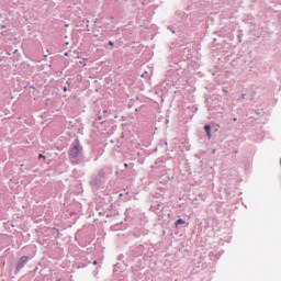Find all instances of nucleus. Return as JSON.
I'll return each instance as SVG.
<instances>
[{
    "label": "nucleus",
    "mask_w": 281,
    "mask_h": 281,
    "mask_svg": "<svg viewBox=\"0 0 281 281\" xmlns=\"http://www.w3.org/2000/svg\"><path fill=\"white\" fill-rule=\"evenodd\" d=\"M94 37H98V35H94Z\"/></svg>",
    "instance_id": "15"
},
{
    "label": "nucleus",
    "mask_w": 281,
    "mask_h": 281,
    "mask_svg": "<svg viewBox=\"0 0 281 281\" xmlns=\"http://www.w3.org/2000/svg\"><path fill=\"white\" fill-rule=\"evenodd\" d=\"M99 120H102V116H100Z\"/></svg>",
    "instance_id": "14"
},
{
    "label": "nucleus",
    "mask_w": 281,
    "mask_h": 281,
    "mask_svg": "<svg viewBox=\"0 0 281 281\" xmlns=\"http://www.w3.org/2000/svg\"><path fill=\"white\" fill-rule=\"evenodd\" d=\"M93 265L97 266V265H98V261H94Z\"/></svg>",
    "instance_id": "11"
},
{
    "label": "nucleus",
    "mask_w": 281,
    "mask_h": 281,
    "mask_svg": "<svg viewBox=\"0 0 281 281\" xmlns=\"http://www.w3.org/2000/svg\"><path fill=\"white\" fill-rule=\"evenodd\" d=\"M80 64H81V65H83V67H85V66H87V64H86V63L80 61Z\"/></svg>",
    "instance_id": "8"
},
{
    "label": "nucleus",
    "mask_w": 281,
    "mask_h": 281,
    "mask_svg": "<svg viewBox=\"0 0 281 281\" xmlns=\"http://www.w3.org/2000/svg\"><path fill=\"white\" fill-rule=\"evenodd\" d=\"M238 119H233V122H237Z\"/></svg>",
    "instance_id": "9"
},
{
    "label": "nucleus",
    "mask_w": 281,
    "mask_h": 281,
    "mask_svg": "<svg viewBox=\"0 0 281 281\" xmlns=\"http://www.w3.org/2000/svg\"><path fill=\"white\" fill-rule=\"evenodd\" d=\"M64 91H67V88H66V87L64 88Z\"/></svg>",
    "instance_id": "13"
},
{
    "label": "nucleus",
    "mask_w": 281,
    "mask_h": 281,
    "mask_svg": "<svg viewBox=\"0 0 281 281\" xmlns=\"http://www.w3.org/2000/svg\"><path fill=\"white\" fill-rule=\"evenodd\" d=\"M128 167V164L127 162H125V168H127Z\"/></svg>",
    "instance_id": "10"
},
{
    "label": "nucleus",
    "mask_w": 281,
    "mask_h": 281,
    "mask_svg": "<svg viewBox=\"0 0 281 281\" xmlns=\"http://www.w3.org/2000/svg\"><path fill=\"white\" fill-rule=\"evenodd\" d=\"M109 44H110L111 46H113V43H112V42H110Z\"/></svg>",
    "instance_id": "12"
},
{
    "label": "nucleus",
    "mask_w": 281,
    "mask_h": 281,
    "mask_svg": "<svg viewBox=\"0 0 281 281\" xmlns=\"http://www.w3.org/2000/svg\"><path fill=\"white\" fill-rule=\"evenodd\" d=\"M186 224L184 220H177L176 226Z\"/></svg>",
    "instance_id": "3"
},
{
    "label": "nucleus",
    "mask_w": 281,
    "mask_h": 281,
    "mask_svg": "<svg viewBox=\"0 0 281 281\" xmlns=\"http://www.w3.org/2000/svg\"><path fill=\"white\" fill-rule=\"evenodd\" d=\"M21 263H24L25 265V262H27V256H23L22 258H21Z\"/></svg>",
    "instance_id": "5"
},
{
    "label": "nucleus",
    "mask_w": 281,
    "mask_h": 281,
    "mask_svg": "<svg viewBox=\"0 0 281 281\" xmlns=\"http://www.w3.org/2000/svg\"><path fill=\"white\" fill-rule=\"evenodd\" d=\"M99 176H100L101 178H104V177H105L104 170H101V171L99 172Z\"/></svg>",
    "instance_id": "6"
},
{
    "label": "nucleus",
    "mask_w": 281,
    "mask_h": 281,
    "mask_svg": "<svg viewBox=\"0 0 281 281\" xmlns=\"http://www.w3.org/2000/svg\"><path fill=\"white\" fill-rule=\"evenodd\" d=\"M65 55H66V56H68V54H67V53H66Z\"/></svg>",
    "instance_id": "16"
},
{
    "label": "nucleus",
    "mask_w": 281,
    "mask_h": 281,
    "mask_svg": "<svg viewBox=\"0 0 281 281\" xmlns=\"http://www.w3.org/2000/svg\"><path fill=\"white\" fill-rule=\"evenodd\" d=\"M204 131H205V133L207 135V138L212 139V127H211V125H205L204 126Z\"/></svg>",
    "instance_id": "2"
},
{
    "label": "nucleus",
    "mask_w": 281,
    "mask_h": 281,
    "mask_svg": "<svg viewBox=\"0 0 281 281\" xmlns=\"http://www.w3.org/2000/svg\"><path fill=\"white\" fill-rule=\"evenodd\" d=\"M38 158L45 160V156L43 154H40Z\"/></svg>",
    "instance_id": "7"
},
{
    "label": "nucleus",
    "mask_w": 281,
    "mask_h": 281,
    "mask_svg": "<svg viewBox=\"0 0 281 281\" xmlns=\"http://www.w3.org/2000/svg\"><path fill=\"white\" fill-rule=\"evenodd\" d=\"M81 151H82V146L80 145V140L75 139L69 150V157L76 159L80 156Z\"/></svg>",
    "instance_id": "1"
},
{
    "label": "nucleus",
    "mask_w": 281,
    "mask_h": 281,
    "mask_svg": "<svg viewBox=\"0 0 281 281\" xmlns=\"http://www.w3.org/2000/svg\"><path fill=\"white\" fill-rule=\"evenodd\" d=\"M24 263L20 262L16 265V271H20L23 268Z\"/></svg>",
    "instance_id": "4"
}]
</instances>
